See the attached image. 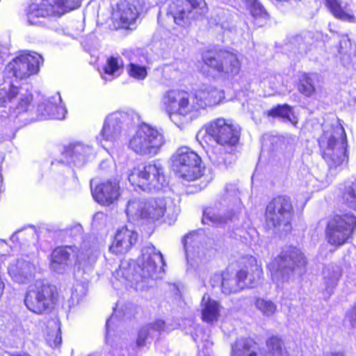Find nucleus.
I'll return each mask as SVG.
<instances>
[{"label":"nucleus","mask_w":356,"mask_h":356,"mask_svg":"<svg viewBox=\"0 0 356 356\" xmlns=\"http://www.w3.org/2000/svg\"><path fill=\"white\" fill-rule=\"evenodd\" d=\"M254 305L264 316H271L275 314L277 311L276 305L270 300L264 298H257Z\"/></svg>","instance_id":"obj_43"},{"label":"nucleus","mask_w":356,"mask_h":356,"mask_svg":"<svg viewBox=\"0 0 356 356\" xmlns=\"http://www.w3.org/2000/svg\"><path fill=\"white\" fill-rule=\"evenodd\" d=\"M128 179L131 185L143 191L159 190L168 184L164 169L159 163H151L134 168L129 174Z\"/></svg>","instance_id":"obj_8"},{"label":"nucleus","mask_w":356,"mask_h":356,"mask_svg":"<svg viewBox=\"0 0 356 356\" xmlns=\"http://www.w3.org/2000/svg\"><path fill=\"white\" fill-rule=\"evenodd\" d=\"M89 356H100V355L97 353H94V354L90 355Z\"/></svg>","instance_id":"obj_52"},{"label":"nucleus","mask_w":356,"mask_h":356,"mask_svg":"<svg viewBox=\"0 0 356 356\" xmlns=\"http://www.w3.org/2000/svg\"><path fill=\"white\" fill-rule=\"evenodd\" d=\"M344 260L348 267L356 272V248L350 251L349 254L345 256Z\"/></svg>","instance_id":"obj_47"},{"label":"nucleus","mask_w":356,"mask_h":356,"mask_svg":"<svg viewBox=\"0 0 356 356\" xmlns=\"http://www.w3.org/2000/svg\"><path fill=\"white\" fill-rule=\"evenodd\" d=\"M203 61L213 72L223 79L236 76L241 70L238 56L229 51H207L203 55Z\"/></svg>","instance_id":"obj_9"},{"label":"nucleus","mask_w":356,"mask_h":356,"mask_svg":"<svg viewBox=\"0 0 356 356\" xmlns=\"http://www.w3.org/2000/svg\"><path fill=\"white\" fill-rule=\"evenodd\" d=\"M165 143L161 131L143 123L130 138L129 147L137 154L154 156L160 152Z\"/></svg>","instance_id":"obj_7"},{"label":"nucleus","mask_w":356,"mask_h":356,"mask_svg":"<svg viewBox=\"0 0 356 356\" xmlns=\"http://www.w3.org/2000/svg\"><path fill=\"white\" fill-rule=\"evenodd\" d=\"M94 199L102 205L115 203L120 195L119 183L116 181H104L92 188Z\"/></svg>","instance_id":"obj_18"},{"label":"nucleus","mask_w":356,"mask_h":356,"mask_svg":"<svg viewBox=\"0 0 356 356\" xmlns=\"http://www.w3.org/2000/svg\"><path fill=\"white\" fill-rule=\"evenodd\" d=\"M352 48L350 40L348 35H342L339 41V53L343 55L342 58L344 65H348V63L346 61V56L349 57Z\"/></svg>","instance_id":"obj_45"},{"label":"nucleus","mask_w":356,"mask_h":356,"mask_svg":"<svg viewBox=\"0 0 356 356\" xmlns=\"http://www.w3.org/2000/svg\"><path fill=\"white\" fill-rule=\"evenodd\" d=\"M174 22L179 26H188L207 13L205 0H176L170 6Z\"/></svg>","instance_id":"obj_12"},{"label":"nucleus","mask_w":356,"mask_h":356,"mask_svg":"<svg viewBox=\"0 0 356 356\" xmlns=\"http://www.w3.org/2000/svg\"><path fill=\"white\" fill-rule=\"evenodd\" d=\"M250 264L249 268H242L237 273L239 280L244 284V288L254 287L263 274L262 268L257 264L254 258L250 259Z\"/></svg>","instance_id":"obj_29"},{"label":"nucleus","mask_w":356,"mask_h":356,"mask_svg":"<svg viewBox=\"0 0 356 356\" xmlns=\"http://www.w3.org/2000/svg\"><path fill=\"white\" fill-rule=\"evenodd\" d=\"M220 316L219 303L204 294L202 299V318L207 323L217 321Z\"/></svg>","instance_id":"obj_32"},{"label":"nucleus","mask_w":356,"mask_h":356,"mask_svg":"<svg viewBox=\"0 0 356 356\" xmlns=\"http://www.w3.org/2000/svg\"><path fill=\"white\" fill-rule=\"evenodd\" d=\"M356 226V217L353 214L337 215L332 218L326 227L327 242L339 247L349 238Z\"/></svg>","instance_id":"obj_13"},{"label":"nucleus","mask_w":356,"mask_h":356,"mask_svg":"<svg viewBox=\"0 0 356 356\" xmlns=\"http://www.w3.org/2000/svg\"><path fill=\"white\" fill-rule=\"evenodd\" d=\"M196 97L195 92L193 95L187 94L185 99L181 115H187L191 113H197L202 110L198 99Z\"/></svg>","instance_id":"obj_42"},{"label":"nucleus","mask_w":356,"mask_h":356,"mask_svg":"<svg viewBox=\"0 0 356 356\" xmlns=\"http://www.w3.org/2000/svg\"><path fill=\"white\" fill-rule=\"evenodd\" d=\"M350 323L353 326L356 323V306L350 309L346 314Z\"/></svg>","instance_id":"obj_48"},{"label":"nucleus","mask_w":356,"mask_h":356,"mask_svg":"<svg viewBox=\"0 0 356 356\" xmlns=\"http://www.w3.org/2000/svg\"><path fill=\"white\" fill-rule=\"evenodd\" d=\"M187 94L184 90H170L163 95L161 105L170 117L172 114L181 115Z\"/></svg>","instance_id":"obj_23"},{"label":"nucleus","mask_w":356,"mask_h":356,"mask_svg":"<svg viewBox=\"0 0 356 356\" xmlns=\"http://www.w3.org/2000/svg\"><path fill=\"white\" fill-rule=\"evenodd\" d=\"M197 241H198V236L195 232L186 235L184 238L183 243L186 251V257H188L189 252L191 251L190 248L193 245V243Z\"/></svg>","instance_id":"obj_46"},{"label":"nucleus","mask_w":356,"mask_h":356,"mask_svg":"<svg viewBox=\"0 0 356 356\" xmlns=\"http://www.w3.org/2000/svg\"><path fill=\"white\" fill-rule=\"evenodd\" d=\"M325 1L327 7L335 17L350 22L353 19V15L343 10L341 0H325Z\"/></svg>","instance_id":"obj_39"},{"label":"nucleus","mask_w":356,"mask_h":356,"mask_svg":"<svg viewBox=\"0 0 356 356\" xmlns=\"http://www.w3.org/2000/svg\"><path fill=\"white\" fill-rule=\"evenodd\" d=\"M42 63V57L37 53L23 54L13 59L8 64L6 70L16 79L23 80L36 74Z\"/></svg>","instance_id":"obj_15"},{"label":"nucleus","mask_w":356,"mask_h":356,"mask_svg":"<svg viewBox=\"0 0 356 356\" xmlns=\"http://www.w3.org/2000/svg\"><path fill=\"white\" fill-rule=\"evenodd\" d=\"M340 190L344 203L349 208L356 210V179L346 181Z\"/></svg>","instance_id":"obj_36"},{"label":"nucleus","mask_w":356,"mask_h":356,"mask_svg":"<svg viewBox=\"0 0 356 356\" xmlns=\"http://www.w3.org/2000/svg\"><path fill=\"white\" fill-rule=\"evenodd\" d=\"M316 76L311 74H302L298 84V91L306 97L312 96L316 91L315 87Z\"/></svg>","instance_id":"obj_37"},{"label":"nucleus","mask_w":356,"mask_h":356,"mask_svg":"<svg viewBox=\"0 0 356 356\" xmlns=\"http://www.w3.org/2000/svg\"><path fill=\"white\" fill-rule=\"evenodd\" d=\"M269 115L280 117L295 124L297 123L292 108L288 104L280 105L269 111Z\"/></svg>","instance_id":"obj_41"},{"label":"nucleus","mask_w":356,"mask_h":356,"mask_svg":"<svg viewBox=\"0 0 356 356\" xmlns=\"http://www.w3.org/2000/svg\"><path fill=\"white\" fill-rule=\"evenodd\" d=\"M117 7L114 15L126 28L135 23L142 10L139 0H121Z\"/></svg>","instance_id":"obj_20"},{"label":"nucleus","mask_w":356,"mask_h":356,"mask_svg":"<svg viewBox=\"0 0 356 356\" xmlns=\"http://www.w3.org/2000/svg\"><path fill=\"white\" fill-rule=\"evenodd\" d=\"M222 292L226 295L235 293L244 289V284L239 280L238 273L225 271L222 274Z\"/></svg>","instance_id":"obj_33"},{"label":"nucleus","mask_w":356,"mask_h":356,"mask_svg":"<svg viewBox=\"0 0 356 356\" xmlns=\"http://www.w3.org/2000/svg\"><path fill=\"white\" fill-rule=\"evenodd\" d=\"M129 61L127 67L128 74L135 79L143 80L147 75V67L145 63L146 58L142 56L138 58L136 54L130 53Z\"/></svg>","instance_id":"obj_31"},{"label":"nucleus","mask_w":356,"mask_h":356,"mask_svg":"<svg viewBox=\"0 0 356 356\" xmlns=\"http://www.w3.org/2000/svg\"><path fill=\"white\" fill-rule=\"evenodd\" d=\"M314 38L310 33L293 37L289 42L290 48L300 54H307L311 49Z\"/></svg>","instance_id":"obj_34"},{"label":"nucleus","mask_w":356,"mask_h":356,"mask_svg":"<svg viewBox=\"0 0 356 356\" xmlns=\"http://www.w3.org/2000/svg\"><path fill=\"white\" fill-rule=\"evenodd\" d=\"M58 293L54 285L36 280L29 286L24 298L27 309L37 314L50 312L56 304Z\"/></svg>","instance_id":"obj_6"},{"label":"nucleus","mask_w":356,"mask_h":356,"mask_svg":"<svg viewBox=\"0 0 356 356\" xmlns=\"http://www.w3.org/2000/svg\"><path fill=\"white\" fill-rule=\"evenodd\" d=\"M137 234L127 227H122L117 231L110 250L115 254L127 252L136 242Z\"/></svg>","instance_id":"obj_25"},{"label":"nucleus","mask_w":356,"mask_h":356,"mask_svg":"<svg viewBox=\"0 0 356 356\" xmlns=\"http://www.w3.org/2000/svg\"><path fill=\"white\" fill-rule=\"evenodd\" d=\"M124 63L120 58L111 56L106 60L104 67L102 78L106 81H111L118 76L123 70Z\"/></svg>","instance_id":"obj_35"},{"label":"nucleus","mask_w":356,"mask_h":356,"mask_svg":"<svg viewBox=\"0 0 356 356\" xmlns=\"http://www.w3.org/2000/svg\"><path fill=\"white\" fill-rule=\"evenodd\" d=\"M74 250L71 246L59 247L56 248L51 254V268L63 274L67 272L72 266V254Z\"/></svg>","instance_id":"obj_24"},{"label":"nucleus","mask_w":356,"mask_h":356,"mask_svg":"<svg viewBox=\"0 0 356 356\" xmlns=\"http://www.w3.org/2000/svg\"><path fill=\"white\" fill-rule=\"evenodd\" d=\"M113 319V316H111L109 319L107 320L106 321V329L108 330V326H109V324L111 323V321H112Z\"/></svg>","instance_id":"obj_51"},{"label":"nucleus","mask_w":356,"mask_h":356,"mask_svg":"<svg viewBox=\"0 0 356 356\" xmlns=\"http://www.w3.org/2000/svg\"><path fill=\"white\" fill-rule=\"evenodd\" d=\"M165 261L161 252L149 244L143 248L137 265L122 264L113 273V276L123 284L130 282L137 290L151 286L153 280L163 272Z\"/></svg>","instance_id":"obj_1"},{"label":"nucleus","mask_w":356,"mask_h":356,"mask_svg":"<svg viewBox=\"0 0 356 356\" xmlns=\"http://www.w3.org/2000/svg\"><path fill=\"white\" fill-rule=\"evenodd\" d=\"M38 112L42 119H57L65 118L67 110L61 105V97L58 93L38 106Z\"/></svg>","instance_id":"obj_22"},{"label":"nucleus","mask_w":356,"mask_h":356,"mask_svg":"<svg viewBox=\"0 0 356 356\" xmlns=\"http://www.w3.org/2000/svg\"><path fill=\"white\" fill-rule=\"evenodd\" d=\"M165 329V323L157 320L154 323L143 327L138 332L136 338V346L138 348L146 346L150 343L156 334Z\"/></svg>","instance_id":"obj_30"},{"label":"nucleus","mask_w":356,"mask_h":356,"mask_svg":"<svg viewBox=\"0 0 356 356\" xmlns=\"http://www.w3.org/2000/svg\"><path fill=\"white\" fill-rule=\"evenodd\" d=\"M36 238V234L34 229H24V230H19L14 233L11 237L10 239L15 242V241H19V242H25L26 241L30 240H35Z\"/></svg>","instance_id":"obj_44"},{"label":"nucleus","mask_w":356,"mask_h":356,"mask_svg":"<svg viewBox=\"0 0 356 356\" xmlns=\"http://www.w3.org/2000/svg\"><path fill=\"white\" fill-rule=\"evenodd\" d=\"M306 265L307 259L299 249L287 248L270 265L272 280L280 286L288 282L293 273L301 274Z\"/></svg>","instance_id":"obj_5"},{"label":"nucleus","mask_w":356,"mask_h":356,"mask_svg":"<svg viewBox=\"0 0 356 356\" xmlns=\"http://www.w3.org/2000/svg\"><path fill=\"white\" fill-rule=\"evenodd\" d=\"M166 211V202L163 198L152 199L141 202L131 200L127 203L126 213L129 218L159 220Z\"/></svg>","instance_id":"obj_14"},{"label":"nucleus","mask_w":356,"mask_h":356,"mask_svg":"<svg viewBox=\"0 0 356 356\" xmlns=\"http://www.w3.org/2000/svg\"><path fill=\"white\" fill-rule=\"evenodd\" d=\"M318 144L323 159L328 166L330 176H327L324 186L329 185L333 177L347 165V137L338 119L326 121L322 125V134Z\"/></svg>","instance_id":"obj_2"},{"label":"nucleus","mask_w":356,"mask_h":356,"mask_svg":"<svg viewBox=\"0 0 356 356\" xmlns=\"http://www.w3.org/2000/svg\"><path fill=\"white\" fill-rule=\"evenodd\" d=\"M241 209L242 206L240 203L236 211H228L227 213L218 207L207 208L203 213L202 222L211 225H222L231 220Z\"/></svg>","instance_id":"obj_27"},{"label":"nucleus","mask_w":356,"mask_h":356,"mask_svg":"<svg viewBox=\"0 0 356 356\" xmlns=\"http://www.w3.org/2000/svg\"><path fill=\"white\" fill-rule=\"evenodd\" d=\"M266 346L270 356H290L283 341L277 337H270Z\"/></svg>","instance_id":"obj_38"},{"label":"nucleus","mask_w":356,"mask_h":356,"mask_svg":"<svg viewBox=\"0 0 356 356\" xmlns=\"http://www.w3.org/2000/svg\"><path fill=\"white\" fill-rule=\"evenodd\" d=\"M8 272L14 282L26 284L33 277L35 266L24 258H17L10 263Z\"/></svg>","instance_id":"obj_21"},{"label":"nucleus","mask_w":356,"mask_h":356,"mask_svg":"<svg viewBox=\"0 0 356 356\" xmlns=\"http://www.w3.org/2000/svg\"><path fill=\"white\" fill-rule=\"evenodd\" d=\"M195 92L202 110L220 104L225 98L223 90L213 86H206Z\"/></svg>","instance_id":"obj_26"},{"label":"nucleus","mask_w":356,"mask_h":356,"mask_svg":"<svg viewBox=\"0 0 356 356\" xmlns=\"http://www.w3.org/2000/svg\"><path fill=\"white\" fill-rule=\"evenodd\" d=\"M171 160L174 171L183 179L192 181L202 175L200 157L187 147L178 148Z\"/></svg>","instance_id":"obj_10"},{"label":"nucleus","mask_w":356,"mask_h":356,"mask_svg":"<svg viewBox=\"0 0 356 356\" xmlns=\"http://www.w3.org/2000/svg\"><path fill=\"white\" fill-rule=\"evenodd\" d=\"M17 95L19 97L15 110L19 114L28 111L32 106V95L28 90H25L24 92L19 91V88L12 83L0 88V107H6Z\"/></svg>","instance_id":"obj_16"},{"label":"nucleus","mask_w":356,"mask_h":356,"mask_svg":"<svg viewBox=\"0 0 356 356\" xmlns=\"http://www.w3.org/2000/svg\"><path fill=\"white\" fill-rule=\"evenodd\" d=\"M341 275V270L337 266H327L323 270L325 283L327 287L333 288L337 285Z\"/></svg>","instance_id":"obj_40"},{"label":"nucleus","mask_w":356,"mask_h":356,"mask_svg":"<svg viewBox=\"0 0 356 356\" xmlns=\"http://www.w3.org/2000/svg\"><path fill=\"white\" fill-rule=\"evenodd\" d=\"M61 343V337L56 336V339L54 341V345L58 346Z\"/></svg>","instance_id":"obj_50"},{"label":"nucleus","mask_w":356,"mask_h":356,"mask_svg":"<svg viewBox=\"0 0 356 356\" xmlns=\"http://www.w3.org/2000/svg\"><path fill=\"white\" fill-rule=\"evenodd\" d=\"M293 215V207L291 198L280 195L270 201L266 209L267 226L277 230L283 229L287 231L290 228V222Z\"/></svg>","instance_id":"obj_11"},{"label":"nucleus","mask_w":356,"mask_h":356,"mask_svg":"<svg viewBox=\"0 0 356 356\" xmlns=\"http://www.w3.org/2000/svg\"><path fill=\"white\" fill-rule=\"evenodd\" d=\"M232 356H268L266 352L258 348L250 339H238L232 346Z\"/></svg>","instance_id":"obj_28"},{"label":"nucleus","mask_w":356,"mask_h":356,"mask_svg":"<svg viewBox=\"0 0 356 356\" xmlns=\"http://www.w3.org/2000/svg\"><path fill=\"white\" fill-rule=\"evenodd\" d=\"M128 120V115L124 112H115L107 116L102 136L107 141L114 142L121 136L123 124Z\"/></svg>","instance_id":"obj_19"},{"label":"nucleus","mask_w":356,"mask_h":356,"mask_svg":"<svg viewBox=\"0 0 356 356\" xmlns=\"http://www.w3.org/2000/svg\"><path fill=\"white\" fill-rule=\"evenodd\" d=\"M93 154L91 146L80 142L72 143L64 147L60 159L56 161L81 167L88 162Z\"/></svg>","instance_id":"obj_17"},{"label":"nucleus","mask_w":356,"mask_h":356,"mask_svg":"<svg viewBox=\"0 0 356 356\" xmlns=\"http://www.w3.org/2000/svg\"><path fill=\"white\" fill-rule=\"evenodd\" d=\"M81 3V0H33L26 11L27 24L46 27L47 20L78 8Z\"/></svg>","instance_id":"obj_4"},{"label":"nucleus","mask_w":356,"mask_h":356,"mask_svg":"<svg viewBox=\"0 0 356 356\" xmlns=\"http://www.w3.org/2000/svg\"><path fill=\"white\" fill-rule=\"evenodd\" d=\"M241 127L230 119L218 118L205 125V132L220 146L209 156L218 165L228 167L236 161L235 152L241 137Z\"/></svg>","instance_id":"obj_3"},{"label":"nucleus","mask_w":356,"mask_h":356,"mask_svg":"<svg viewBox=\"0 0 356 356\" xmlns=\"http://www.w3.org/2000/svg\"><path fill=\"white\" fill-rule=\"evenodd\" d=\"M324 356H344V355L340 353L332 352V353H327L325 354Z\"/></svg>","instance_id":"obj_49"}]
</instances>
